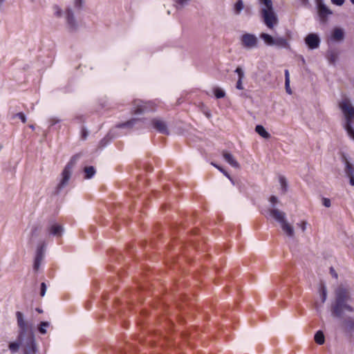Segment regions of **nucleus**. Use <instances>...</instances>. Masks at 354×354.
<instances>
[{"mask_svg": "<svg viewBox=\"0 0 354 354\" xmlns=\"http://www.w3.org/2000/svg\"><path fill=\"white\" fill-rule=\"evenodd\" d=\"M334 300L331 304V314L333 317L342 318L346 313H352L353 298L351 290L344 285L339 286L335 290Z\"/></svg>", "mask_w": 354, "mask_h": 354, "instance_id": "1", "label": "nucleus"}, {"mask_svg": "<svg viewBox=\"0 0 354 354\" xmlns=\"http://www.w3.org/2000/svg\"><path fill=\"white\" fill-rule=\"evenodd\" d=\"M20 348L24 354H36L38 352L34 333H19L17 339L8 344L12 353H17Z\"/></svg>", "mask_w": 354, "mask_h": 354, "instance_id": "2", "label": "nucleus"}, {"mask_svg": "<svg viewBox=\"0 0 354 354\" xmlns=\"http://www.w3.org/2000/svg\"><path fill=\"white\" fill-rule=\"evenodd\" d=\"M80 158V155L76 154L72 156L70 161L65 166L62 172V178L56 187L55 194H59L61 191L68 184L69 180L71 177L72 171L77 160Z\"/></svg>", "mask_w": 354, "mask_h": 354, "instance_id": "3", "label": "nucleus"}, {"mask_svg": "<svg viewBox=\"0 0 354 354\" xmlns=\"http://www.w3.org/2000/svg\"><path fill=\"white\" fill-rule=\"evenodd\" d=\"M261 17L266 26L272 29L278 23V18L273 7L271 8H261Z\"/></svg>", "mask_w": 354, "mask_h": 354, "instance_id": "4", "label": "nucleus"}, {"mask_svg": "<svg viewBox=\"0 0 354 354\" xmlns=\"http://www.w3.org/2000/svg\"><path fill=\"white\" fill-rule=\"evenodd\" d=\"M339 107L345 116V124L352 123V120L354 118V106H352L350 100L347 97L343 99L339 103Z\"/></svg>", "mask_w": 354, "mask_h": 354, "instance_id": "5", "label": "nucleus"}, {"mask_svg": "<svg viewBox=\"0 0 354 354\" xmlns=\"http://www.w3.org/2000/svg\"><path fill=\"white\" fill-rule=\"evenodd\" d=\"M342 160L344 165V172L345 176L348 178L349 184L351 186H354V165L349 161L344 153L342 156Z\"/></svg>", "mask_w": 354, "mask_h": 354, "instance_id": "6", "label": "nucleus"}, {"mask_svg": "<svg viewBox=\"0 0 354 354\" xmlns=\"http://www.w3.org/2000/svg\"><path fill=\"white\" fill-rule=\"evenodd\" d=\"M241 45L248 49H252L257 47L258 39L251 33H245L241 37Z\"/></svg>", "mask_w": 354, "mask_h": 354, "instance_id": "7", "label": "nucleus"}, {"mask_svg": "<svg viewBox=\"0 0 354 354\" xmlns=\"http://www.w3.org/2000/svg\"><path fill=\"white\" fill-rule=\"evenodd\" d=\"M45 251L46 246L44 243H42L37 247L33 264V270L35 271L39 270L41 261L44 259Z\"/></svg>", "mask_w": 354, "mask_h": 354, "instance_id": "8", "label": "nucleus"}, {"mask_svg": "<svg viewBox=\"0 0 354 354\" xmlns=\"http://www.w3.org/2000/svg\"><path fill=\"white\" fill-rule=\"evenodd\" d=\"M65 18L68 28L71 30H75L77 28V23L71 8H67L66 9Z\"/></svg>", "mask_w": 354, "mask_h": 354, "instance_id": "9", "label": "nucleus"}, {"mask_svg": "<svg viewBox=\"0 0 354 354\" xmlns=\"http://www.w3.org/2000/svg\"><path fill=\"white\" fill-rule=\"evenodd\" d=\"M16 319L20 332H28L30 324L28 321L25 319L24 315L20 311H17Z\"/></svg>", "mask_w": 354, "mask_h": 354, "instance_id": "10", "label": "nucleus"}, {"mask_svg": "<svg viewBox=\"0 0 354 354\" xmlns=\"http://www.w3.org/2000/svg\"><path fill=\"white\" fill-rule=\"evenodd\" d=\"M151 124L153 127L160 133L165 135H168L169 133L167 123L164 120L160 118H153L151 120Z\"/></svg>", "mask_w": 354, "mask_h": 354, "instance_id": "11", "label": "nucleus"}, {"mask_svg": "<svg viewBox=\"0 0 354 354\" xmlns=\"http://www.w3.org/2000/svg\"><path fill=\"white\" fill-rule=\"evenodd\" d=\"M305 42L309 48L315 49L319 46L320 39L317 35L310 33L306 37Z\"/></svg>", "mask_w": 354, "mask_h": 354, "instance_id": "12", "label": "nucleus"}, {"mask_svg": "<svg viewBox=\"0 0 354 354\" xmlns=\"http://www.w3.org/2000/svg\"><path fill=\"white\" fill-rule=\"evenodd\" d=\"M133 113L135 114H142L151 110V109L149 107L148 104L146 102H143L141 100H135L133 102Z\"/></svg>", "mask_w": 354, "mask_h": 354, "instance_id": "13", "label": "nucleus"}, {"mask_svg": "<svg viewBox=\"0 0 354 354\" xmlns=\"http://www.w3.org/2000/svg\"><path fill=\"white\" fill-rule=\"evenodd\" d=\"M268 212L270 216L279 223L286 220V213L275 207L270 208Z\"/></svg>", "mask_w": 354, "mask_h": 354, "instance_id": "14", "label": "nucleus"}, {"mask_svg": "<svg viewBox=\"0 0 354 354\" xmlns=\"http://www.w3.org/2000/svg\"><path fill=\"white\" fill-rule=\"evenodd\" d=\"M317 5L319 15L321 17L332 15V11L322 1V0H317Z\"/></svg>", "mask_w": 354, "mask_h": 354, "instance_id": "15", "label": "nucleus"}, {"mask_svg": "<svg viewBox=\"0 0 354 354\" xmlns=\"http://www.w3.org/2000/svg\"><path fill=\"white\" fill-rule=\"evenodd\" d=\"M274 46L279 48L290 49V45L288 40L282 37H277L274 39Z\"/></svg>", "mask_w": 354, "mask_h": 354, "instance_id": "16", "label": "nucleus"}, {"mask_svg": "<svg viewBox=\"0 0 354 354\" xmlns=\"http://www.w3.org/2000/svg\"><path fill=\"white\" fill-rule=\"evenodd\" d=\"M282 230L284 233L286 234L289 237H293L295 235L294 228L292 225H290L286 219L280 223Z\"/></svg>", "mask_w": 354, "mask_h": 354, "instance_id": "17", "label": "nucleus"}, {"mask_svg": "<svg viewBox=\"0 0 354 354\" xmlns=\"http://www.w3.org/2000/svg\"><path fill=\"white\" fill-rule=\"evenodd\" d=\"M223 156L225 160L232 167L234 168H239V163L235 160V158L231 153L227 151H223Z\"/></svg>", "mask_w": 354, "mask_h": 354, "instance_id": "18", "label": "nucleus"}, {"mask_svg": "<svg viewBox=\"0 0 354 354\" xmlns=\"http://www.w3.org/2000/svg\"><path fill=\"white\" fill-rule=\"evenodd\" d=\"M48 231L51 235L60 236L63 232V227L59 225L53 224L49 227Z\"/></svg>", "mask_w": 354, "mask_h": 354, "instance_id": "19", "label": "nucleus"}, {"mask_svg": "<svg viewBox=\"0 0 354 354\" xmlns=\"http://www.w3.org/2000/svg\"><path fill=\"white\" fill-rule=\"evenodd\" d=\"M344 33L342 29L336 28L333 30L332 33V38L335 41H342L344 39Z\"/></svg>", "mask_w": 354, "mask_h": 354, "instance_id": "20", "label": "nucleus"}, {"mask_svg": "<svg viewBox=\"0 0 354 354\" xmlns=\"http://www.w3.org/2000/svg\"><path fill=\"white\" fill-rule=\"evenodd\" d=\"M260 38L263 40L266 44L268 46H273L274 39L275 37H273L270 35L265 32H262L260 35Z\"/></svg>", "mask_w": 354, "mask_h": 354, "instance_id": "21", "label": "nucleus"}, {"mask_svg": "<svg viewBox=\"0 0 354 354\" xmlns=\"http://www.w3.org/2000/svg\"><path fill=\"white\" fill-rule=\"evenodd\" d=\"M338 58V53L335 50H328L327 53V59L330 64H335Z\"/></svg>", "mask_w": 354, "mask_h": 354, "instance_id": "22", "label": "nucleus"}, {"mask_svg": "<svg viewBox=\"0 0 354 354\" xmlns=\"http://www.w3.org/2000/svg\"><path fill=\"white\" fill-rule=\"evenodd\" d=\"M255 131L263 138H269L270 137V134L262 125H257L255 127Z\"/></svg>", "mask_w": 354, "mask_h": 354, "instance_id": "23", "label": "nucleus"}, {"mask_svg": "<svg viewBox=\"0 0 354 354\" xmlns=\"http://www.w3.org/2000/svg\"><path fill=\"white\" fill-rule=\"evenodd\" d=\"M140 120L139 119H137V118H133V119H131L130 120L126 122H123V123H120L117 125V127L118 128H124V127H127V128H131L133 127Z\"/></svg>", "mask_w": 354, "mask_h": 354, "instance_id": "24", "label": "nucleus"}, {"mask_svg": "<svg viewBox=\"0 0 354 354\" xmlns=\"http://www.w3.org/2000/svg\"><path fill=\"white\" fill-rule=\"evenodd\" d=\"M344 326L348 331L354 330V319L352 317H348L344 321Z\"/></svg>", "mask_w": 354, "mask_h": 354, "instance_id": "25", "label": "nucleus"}, {"mask_svg": "<svg viewBox=\"0 0 354 354\" xmlns=\"http://www.w3.org/2000/svg\"><path fill=\"white\" fill-rule=\"evenodd\" d=\"M243 8H244L243 1L242 0H238L235 3L234 6V14L236 15H240V13L243 10Z\"/></svg>", "mask_w": 354, "mask_h": 354, "instance_id": "26", "label": "nucleus"}, {"mask_svg": "<svg viewBox=\"0 0 354 354\" xmlns=\"http://www.w3.org/2000/svg\"><path fill=\"white\" fill-rule=\"evenodd\" d=\"M279 181L281 185V192L283 194H286V192L288 190V183L286 180V178L283 176H280L279 178Z\"/></svg>", "mask_w": 354, "mask_h": 354, "instance_id": "27", "label": "nucleus"}, {"mask_svg": "<svg viewBox=\"0 0 354 354\" xmlns=\"http://www.w3.org/2000/svg\"><path fill=\"white\" fill-rule=\"evenodd\" d=\"M319 295L322 301V304H324L327 298V289L326 287L322 284L319 288Z\"/></svg>", "mask_w": 354, "mask_h": 354, "instance_id": "28", "label": "nucleus"}, {"mask_svg": "<svg viewBox=\"0 0 354 354\" xmlns=\"http://www.w3.org/2000/svg\"><path fill=\"white\" fill-rule=\"evenodd\" d=\"M85 178H91L95 174V169L93 166L86 167L84 168Z\"/></svg>", "mask_w": 354, "mask_h": 354, "instance_id": "29", "label": "nucleus"}, {"mask_svg": "<svg viewBox=\"0 0 354 354\" xmlns=\"http://www.w3.org/2000/svg\"><path fill=\"white\" fill-rule=\"evenodd\" d=\"M314 339L317 344H324L325 342L324 333H315Z\"/></svg>", "mask_w": 354, "mask_h": 354, "instance_id": "30", "label": "nucleus"}, {"mask_svg": "<svg viewBox=\"0 0 354 354\" xmlns=\"http://www.w3.org/2000/svg\"><path fill=\"white\" fill-rule=\"evenodd\" d=\"M285 86L287 93H291V90L290 88V77H289V71L288 70H285Z\"/></svg>", "mask_w": 354, "mask_h": 354, "instance_id": "31", "label": "nucleus"}, {"mask_svg": "<svg viewBox=\"0 0 354 354\" xmlns=\"http://www.w3.org/2000/svg\"><path fill=\"white\" fill-rule=\"evenodd\" d=\"M344 128L350 138L354 140V129L352 127V123L345 124Z\"/></svg>", "mask_w": 354, "mask_h": 354, "instance_id": "32", "label": "nucleus"}, {"mask_svg": "<svg viewBox=\"0 0 354 354\" xmlns=\"http://www.w3.org/2000/svg\"><path fill=\"white\" fill-rule=\"evenodd\" d=\"M191 0H176V8L178 10H180L182 8H183L185 6H186L187 5H188L189 2Z\"/></svg>", "mask_w": 354, "mask_h": 354, "instance_id": "33", "label": "nucleus"}, {"mask_svg": "<svg viewBox=\"0 0 354 354\" xmlns=\"http://www.w3.org/2000/svg\"><path fill=\"white\" fill-rule=\"evenodd\" d=\"M214 93L217 99L223 98L225 95V91L220 88H215L214 89Z\"/></svg>", "mask_w": 354, "mask_h": 354, "instance_id": "34", "label": "nucleus"}, {"mask_svg": "<svg viewBox=\"0 0 354 354\" xmlns=\"http://www.w3.org/2000/svg\"><path fill=\"white\" fill-rule=\"evenodd\" d=\"M259 3L263 5L262 8H271L273 7L272 0H259Z\"/></svg>", "mask_w": 354, "mask_h": 354, "instance_id": "35", "label": "nucleus"}, {"mask_svg": "<svg viewBox=\"0 0 354 354\" xmlns=\"http://www.w3.org/2000/svg\"><path fill=\"white\" fill-rule=\"evenodd\" d=\"M85 0H73L74 8L77 10L83 8Z\"/></svg>", "mask_w": 354, "mask_h": 354, "instance_id": "36", "label": "nucleus"}, {"mask_svg": "<svg viewBox=\"0 0 354 354\" xmlns=\"http://www.w3.org/2000/svg\"><path fill=\"white\" fill-rule=\"evenodd\" d=\"M39 230H40V227L39 226L35 225V226L32 227V228L31 230V232H30V236H31L30 241H32L35 236H38Z\"/></svg>", "mask_w": 354, "mask_h": 354, "instance_id": "37", "label": "nucleus"}, {"mask_svg": "<svg viewBox=\"0 0 354 354\" xmlns=\"http://www.w3.org/2000/svg\"><path fill=\"white\" fill-rule=\"evenodd\" d=\"M50 323L48 322H41L40 323L38 332L44 333L46 332V327L49 326Z\"/></svg>", "mask_w": 354, "mask_h": 354, "instance_id": "38", "label": "nucleus"}, {"mask_svg": "<svg viewBox=\"0 0 354 354\" xmlns=\"http://www.w3.org/2000/svg\"><path fill=\"white\" fill-rule=\"evenodd\" d=\"M19 118L23 123H25L26 122V115H24V113H23L21 112L15 114L13 115V118Z\"/></svg>", "mask_w": 354, "mask_h": 354, "instance_id": "39", "label": "nucleus"}, {"mask_svg": "<svg viewBox=\"0 0 354 354\" xmlns=\"http://www.w3.org/2000/svg\"><path fill=\"white\" fill-rule=\"evenodd\" d=\"M235 73L238 75V79L243 80L244 78V72L241 67H237L235 70Z\"/></svg>", "mask_w": 354, "mask_h": 354, "instance_id": "40", "label": "nucleus"}, {"mask_svg": "<svg viewBox=\"0 0 354 354\" xmlns=\"http://www.w3.org/2000/svg\"><path fill=\"white\" fill-rule=\"evenodd\" d=\"M55 15L57 17H61L62 16V10L59 8V6L55 5L54 6Z\"/></svg>", "mask_w": 354, "mask_h": 354, "instance_id": "41", "label": "nucleus"}, {"mask_svg": "<svg viewBox=\"0 0 354 354\" xmlns=\"http://www.w3.org/2000/svg\"><path fill=\"white\" fill-rule=\"evenodd\" d=\"M46 285L44 282H42L41 283V288H40V295L41 297H44L46 294Z\"/></svg>", "mask_w": 354, "mask_h": 354, "instance_id": "42", "label": "nucleus"}, {"mask_svg": "<svg viewBox=\"0 0 354 354\" xmlns=\"http://www.w3.org/2000/svg\"><path fill=\"white\" fill-rule=\"evenodd\" d=\"M322 204L326 207H329L331 205L330 200L327 198H323L322 199Z\"/></svg>", "mask_w": 354, "mask_h": 354, "instance_id": "43", "label": "nucleus"}, {"mask_svg": "<svg viewBox=\"0 0 354 354\" xmlns=\"http://www.w3.org/2000/svg\"><path fill=\"white\" fill-rule=\"evenodd\" d=\"M7 348H8V345L5 342H0V352L6 351Z\"/></svg>", "mask_w": 354, "mask_h": 354, "instance_id": "44", "label": "nucleus"}, {"mask_svg": "<svg viewBox=\"0 0 354 354\" xmlns=\"http://www.w3.org/2000/svg\"><path fill=\"white\" fill-rule=\"evenodd\" d=\"M270 202L272 203V207H275V203H278V198L275 196L270 198Z\"/></svg>", "mask_w": 354, "mask_h": 354, "instance_id": "45", "label": "nucleus"}, {"mask_svg": "<svg viewBox=\"0 0 354 354\" xmlns=\"http://www.w3.org/2000/svg\"><path fill=\"white\" fill-rule=\"evenodd\" d=\"M345 0H331L333 4L341 6L344 3Z\"/></svg>", "mask_w": 354, "mask_h": 354, "instance_id": "46", "label": "nucleus"}, {"mask_svg": "<svg viewBox=\"0 0 354 354\" xmlns=\"http://www.w3.org/2000/svg\"><path fill=\"white\" fill-rule=\"evenodd\" d=\"M242 81H243V80L238 79V80L236 82V88L237 89H239V90H243V89Z\"/></svg>", "mask_w": 354, "mask_h": 354, "instance_id": "47", "label": "nucleus"}, {"mask_svg": "<svg viewBox=\"0 0 354 354\" xmlns=\"http://www.w3.org/2000/svg\"><path fill=\"white\" fill-rule=\"evenodd\" d=\"M88 131L84 127H82V139L86 140L87 136H88Z\"/></svg>", "mask_w": 354, "mask_h": 354, "instance_id": "48", "label": "nucleus"}, {"mask_svg": "<svg viewBox=\"0 0 354 354\" xmlns=\"http://www.w3.org/2000/svg\"><path fill=\"white\" fill-rule=\"evenodd\" d=\"M59 122H60V120L57 119V118H51L50 120V126L55 125V124H57V123H58Z\"/></svg>", "mask_w": 354, "mask_h": 354, "instance_id": "49", "label": "nucleus"}, {"mask_svg": "<svg viewBox=\"0 0 354 354\" xmlns=\"http://www.w3.org/2000/svg\"><path fill=\"white\" fill-rule=\"evenodd\" d=\"M299 226H300V227H301V230H302L303 232H304V231L306 230V229L307 222H306V221H303L301 224H299Z\"/></svg>", "mask_w": 354, "mask_h": 354, "instance_id": "50", "label": "nucleus"}, {"mask_svg": "<svg viewBox=\"0 0 354 354\" xmlns=\"http://www.w3.org/2000/svg\"><path fill=\"white\" fill-rule=\"evenodd\" d=\"M330 273L335 278H337V274L335 272V270L333 268H330Z\"/></svg>", "mask_w": 354, "mask_h": 354, "instance_id": "51", "label": "nucleus"}, {"mask_svg": "<svg viewBox=\"0 0 354 354\" xmlns=\"http://www.w3.org/2000/svg\"><path fill=\"white\" fill-rule=\"evenodd\" d=\"M212 164L215 167H216L218 169H219L222 173H224V172H225V170H224L222 167H219V166L216 165V164H214V163H212Z\"/></svg>", "mask_w": 354, "mask_h": 354, "instance_id": "52", "label": "nucleus"}, {"mask_svg": "<svg viewBox=\"0 0 354 354\" xmlns=\"http://www.w3.org/2000/svg\"><path fill=\"white\" fill-rule=\"evenodd\" d=\"M75 120H79L80 122L84 121V117L82 115L77 116Z\"/></svg>", "mask_w": 354, "mask_h": 354, "instance_id": "53", "label": "nucleus"}, {"mask_svg": "<svg viewBox=\"0 0 354 354\" xmlns=\"http://www.w3.org/2000/svg\"><path fill=\"white\" fill-rule=\"evenodd\" d=\"M6 0H0V9L1 8L3 3L5 2Z\"/></svg>", "mask_w": 354, "mask_h": 354, "instance_id": "54", "label": "nucleus"}, {"mask_svg": "<svg viewBox=\"0 0 354 354\" xmlns=\"http://www.w3.org/2000/svg\"><path fill=\"white\" fill-rule=\"evenodd\" d=\"M223 174L225 176H227L228 178H230V175L228 174V173H227L226 171H225V172H224V173H223Z\"/></svg>", "mask_w": 354, "mask_h": 354, "instance_id": "55", "label": "nucleus"}, {"mask_svg": "<svg viewBox=\"0 0 354 354\" xmlns=\"http://www.w3.org/2000/svg\"><path fill=\"white\" fill-rule=\"evenodd\" d=\"M29 127H30V129H32V130H34V129H35V127H34V125H33V124H30V125H29Z\"/></svg>", "mask_w": 354, "mask_h": 354, "instance_id": "56", "label": "nucleus"}, {"mask_svg": "<svg viewBox=\"0 0 354 354\" xmlns=\"http://www.w3.org/2000/svg\"><path fill=\"white\" fill-rule=\"evenodd\" d=\"M36 310L39 313H41L43 311L42 310L39 309V308H37Z\"/></svg>", "mask_w": 354, "mask_h": 354, "instance_id": "57", "label": "nucleus"}, {"mask_svg": "<svg viewBox=\"0 0 354 354\" xmlns=\"http://www.w3.org/2000/svg\"><path fill=\"white\" fill-rule=\"evenodd\" d=\"M304 3H306L308 2V0H301Z\"/></svg>", "mask_w": 354, "mask_h": 354, "instance_id": "58", "label": "nucleus"}, {"mask_svg": "<svg viewBox=\"0 0 354 354\" xmlns=\"http://www.w3.org/2000/svg\"><path fill=\"white\" fill-rule=\"evenodd\" d=\"M350 1H351V2L353 4H354V0H350Z\"/></svg>", "mask_w": 354, "mask_h": 354, "instance_id": "59", "label": "nucleus"}, {"mask_svg": "<svg viewBox=\"0 0 354 354\" xmlns=\"http://www.w3.org/2000/svg\"><path fill=\"white\" fill-rule=\"evenodd\" d=\"M316 332L321 333V332H322V330H317Z\"/></svg>", "mask_w": 354, "mask_h": 354, "instance_id": "60", "label": "nucleus"}]
</instances>
